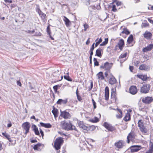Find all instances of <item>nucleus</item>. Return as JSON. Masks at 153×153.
I'll return each instance as SVG.
<instances>
[{"instance_id": "46", "label": "nucleus", "mask_w": 153, "mask_h": 153, "mask_svg": "<svg viewBox=\"0 0 153 153\" xmlns=\"http://www.w3.org/2000/svg\"><path fill=\"white\" fill-rule=\"evenodd\" d=\"M93 104L94 106V109H95L96 108V103L93 99L92 100Z\"/></svg>"}, {"instance_id": "39", "label": "nucleus", "mask_w": 153, "mask_h": 153, "mask_svg": "<svg viewBox=\"0 0 153 153\" xmlns=\"http://www.w3.org/2000/svg\"><path fill=\"white\" fill-rule=\"evenodd\" d=\"M122 33H125L126 35H128L130 34L129 31L127 29H124L122 32Z\"/></svg>"}, {"instance_id": "54", "label": "nucleus", "mask_w": 153, "mask_h": 153, "mask_svg": "<svg viewBox=\"0 0 153 153\" xmlns=\"http://www.w3.org/2000/svg\"><path fill=\"white\" fill-rule=\"evenodd\" d=\"M110 73V72H108V71L106 70V71L105 73V76L106 77H108V74Z\"/></svg>"}, {"instance_id": "6", "label": "nucleus", "mask_w": 153, "mask_h": 153, "mask_svg": "<svg viewBox=\"0 0 153 153\" xmlns=\"http://www.w3.org/2000/svg\"><path fill=\"white\" fill-rule=\"evenodd\" d=\"M36 10L41 17L42 20L45 21L46 20L47 16L46 14L43 13L40 9L39 8H37Z\"/></svg>"}, {"instance_id": "62", "label": "nucleus", "mask_w": 153, "mask_h": 153, "mask_svg": "<svg viewBox=\"0 0 153 153\" xmlns=\"http://www.w3.org/2000/svg\"><path fill=\"white\" fill-rule=\"evenodd\" d=\"M77 98L78 100L79 101H80L82 100V98L79 95L77 96Z\"/></svg>"}, {"instance_id": "40", "label": "nucleus", "mask_w": 153, "mask_h": 153, "mask_svg": "<svg viewBox=\"0 0 153 153\" xmlns=\"http://www.w3.org/2000/svg\"><path fill=\"white\" fill-rule=\"evenodd\" d=\"M94 62L95 66H98L99 65V62L97 60V59L95 58L94 59Z\"/></svg>"}, {"instance_id": "27", "label": "nucleus", "mask_w": 153, "mask_h": 153, "mask_svg": "<svg viewBox=\"0 0 153 153\" xmlns=\"http://www.w3.org/2000/svg\"><path fill=\"white\" fill-rule=\"evenodd\" d=\"M138 126L140 130L145 127L142 120H139L138 122Z\"/></svg>"}, {"instance_id": "31", "label": "nucleus", "mask_w": 153, "mask_h": 153, "mask_svg": "<svg viewBox=\"0 0 153 153\" xmlns=\"http://www.w3.org/2000/svg\"><path fill=\"white\" fill-rule=\"evenodd\" d=\"M149 150L146 153H152L153 151V144L152 143L150 142Z\"/></svg>"}, {"instance_id": "59", "label": "nucleus", "mask_w": 153, "mask_h": 153, "mask_svg": "<svg viewBox=\"0 0 153 153\" xmlns=\"http://www.w3.org/2000/svg\"><path fill=\"white\" fill-rule=\"evenodd\" d=\"M40 132L42 137H43L44 136V135L43 134V131L41 129H40Z\"/></svg>"}, {"instance_id": "45", "label": "nucleus", "mask_w": 153, "mask_h": 153, "mask_svg": "<svg viewBox=\"0 0 153 153\" xmlns=\"http://www.w3.org/2000/svg\"><path fill=\"white\" fill-rule=\"evenodd\" d=\"M47 33H48V34H49V35L50 36V33H51V31H50V27L49 25L48 26V27H47Z\"/></svg>"}, {"instance_id": "16", "label": "nucleus", "mask_w": 153, "mask_h": 153, "mask_svg": "<svg viewBox=\"0 0 153 153\" xmlns=\"http://www.w3.org/2000/svg\"><path fill=\"white\" fill-rule=\"evenodd\" d=\"M41 146L43 147L44 146V145L40 143H38L34 146L33 149L34 150L40 151L41 150L40 147Z\"/></svg>"}, {"instance_id": "30", "label": "nucleus", "mask_w": 153, "mask_h": 153, "mask_svg": "<svg viewBox=\"0 0 153 153\" xmlns=\"http://www.w3.org/2000/svg\"><path fill=\"white\" fill-rule=\"evenodd\" d=\"M137 76L143 81L146 80L147 78V75H137Z\"/></svg>"}, {"instance_id": "56", "label": "nucleus", "mask_w": 153, "mask_h": 153, "mask_svg": "<svg viewBox=\"0 0 153 153\" xmlns=\"http://www.w3.org/2000/svg\"><path fill=\"white\" fill-rule=\"evenodd\" d=\"M56 103L58 104H61L62 103V99H59Z\"/></svg>"}, {"instance_id": "2", "label": "nucleus", "mask_w": 153, "mask_h": 153, "mask_svg": "<svg viewBox=\"0 0 153 153\" xmlns=\"http://www.w3.org/2000/svg\"><path fill=\"white\" fill-rule=\"evenodd\" d=\"M63 142V140L62 138L59 137L56 139L54 142V147L56 150H58L60 148Z\"/></svg>"}, {"instance_id": "51", "label": "nucleus", "mask_w": 153, "mask_h": 153, "mask_svg": "<svg viewBox=\"0 0 153 153\" xmlns=\"http://www.w3.org/2000/svg\"><path fill=\"white\" fill-rule=\"evenodd\" d=\"M58 85H56L53 87V88L55 93H56L57 90Z\"/></svg>"}, {"instance_id": "24", "label": "nucleus", "mask_w": 153, "mask_h": 153, "mask_svg": "<svg viewBox=\"0 0 153 153\" xmlns=\"http://www.w3.org/2000/svg\"><path fill=\"white\" fill-rule=\"evenodd\" d=\"M78 125L80 128H82L84 130H87L88 128L82 122H79Z\"/></svg>"}, {"instance_id": "28", "label": "nucleus", "mask_w": 153, "mask_h": 153, "mask_svg": "<svg viewBox=\"0 0 153 153\" xmlns=\"http://www.w3.org/2000/svg\"><path fill=\"white\" fill-rule=\"evenodd\" d=\"M117 112L118 114L116 115V117L117 118L120 119L122 117V111L119 109H117Z\"/></svg>"}, {"instance_id": "41", "label": "nucleus", "mask_w": 153, "mask_h": 153, "mask_svg": "<svg viewBox=\"0 0 153 153\" xmlns=\"http://www.w3.org/2000/svg\"><path fill=\"white\" fill-rule=\"evenodd\" d=\"M64 78L65 79L67 80L68 81H71L72 79L70 78L68 76H64Z\"/></svg>"}, {"instance_id": "26", "label": "nucleus", "mask_w": 153, "mask_h": 153, "mask_svg": "<svg viewBox=\"0 0 153 153\" xmlns=\"http://www.w3.org/2000/svg\"><path fill=\"white\" fill-rule=\"evenodd\" d=\"M102 51V49L100 48L97 49L96 51L95 55L101 57L102 56L101 52Z\"/></svg>"}, {"instance_id": "64", "label": "nucleus", "mask_w": 153, "mask_h": 153, "mask_svg": "<svg viewBox=\"0 0 153 153\" xmlns=\"http://www.w3.org/2000/svg\"><path fill=\"white\" fill-rule=\"evenodd\" d=\"M89 39H90V38H88L87 40V41L86 42V45H88L89 44L90 42V41H89Z\"/></svg>"}, {"instance_id": "42", "label": "nucleus", "mask_w": 153, "mask_h": 153, "mask_svg": "<svg viewBox=\"0 0 153 153\" xmlns=\"http://www.w3.org/2000/svg\"><path fill=\"white\" fill-rule=\"evenodd\" d=\"M102 40L101 38H100L99 40L97 42H96L95 44V47H97L98 45L100 44V42H102Z\"/></svg>"}, {"instance_id": "17", "label": "nucleus", "mask_w": 153, "mask_h": 153, "mask_svg": "<svg viewBox=\"0 0 153 153\" xmlns=\"http://www.w3.org/2000/svg\"><path fill=\"white\" fill-rule=\"evenodd\" d=\"M117 82L116 79L112 75L108 80L109 83L111 85H114Z\"/></svg>"}, {"instance_id": "33", "label": "nucleus", "mask_w": 153, "mask_h": 153, "mask_svg": "<svg viewBox=\"0 0 153 153\" xmlns=\"http://www.w3.org/2000/svg\"><path fill=\"white\" fill-rule=\"evenodd\" d=\"M32 127L33 128V129L34 131L35 134L37 135H39V133L38 129L36 127V126L35 125H33V126Z\"/></svg>"}, {"instance_id": "14", "label": "nucleus", "mask_w": 153, "mask_h": 153, "mask_svg": "<svg viewBox=\"0 0 153 153\" xmlns=\"http://www.w3.org/2000/svg\"><path fill=\"white\" fill-rule=\"evenodd\" d=\"M150 67L149 66L145 64H142L139 67V69L140 70L148 71L149 70Z\"/></svg>"}, {"instance_id": "38", "label": "nucleus", "mask_w": 153, "mask_h": 153, "mask_svg": "<svg viewBox=\"0 0 153 153\" xmlns=\"http://www.w3.org/2000/svg\"><path fill=\"white\" fill-rule=\"evenodd\" d=\"M90 121L92 123H96L99 121V120L97 117H95L94 119L90 120Z\"/></svg>"}, {"instance_id": "58", "label": "nucleus", "mask_w": 153, "mask_h": 153, "mask_svg": "<svg viewBox=\"0 0 153 153\" xmlns=\"http://www.w3.org/2000/svg\"><path fill=\"white\" fill-rule=\"evenodd\" d=\"M37 140L36 139L30 140V142L31 143H34L37 142Z\"/></svg>"}, {"instance_id": "5", "label": "nucleus", "mask_w": 153, "mask_h": 153, "mask_svg": "<svg viewBox=\"0 0 153 153\" xmlns=\"http://www.w3.org/2000/svg\"><path fill=\"white\" fill-rule=\"evenodd\" d=\"M112 65V64L111 63H109L108 62H106L104 63V65H102L100 67L101 68L105 69V70L108 71V72H110V69Z\"/></svg>"}, {"instance_id": "53", "label": "nucleus", "mask_w": 153, "mask_h": 153, "mask_svg": "<svg viewBox=\"0 0 153 153\" xmlns=\"http://www.w3.org/2000/svg\"><path fill=\"white\" fill-rule=\"evenodd\" d=\"M95 43H94L91 46V47L90 49V51H93L94 49V45Z\"/></svg>"}, {"instance_id": "4", "label": "nucleus", "mask_w": 153, "mask_h": 153, "mask_svg": "<svg viewBox=\"0 0 153 153\" xmlns=\"http://www.w3.org/2000/svg\"><path fill=\"white\" fill-rule=\"evenodd\" d=\"M22 127L24 129L25 131V133L26 134L29 132V129L30 127V123L27 122H25L23 124Z\"/></svg>"}, {"instance_id": "61", "label": "nucleus", "mask_w": 153, "mask_h": 153, "mask_svg": "<svg viewBox=\"0 0 153 153\" xmlns=\"http://www.w3.org/2000/svg\"><path fill=\"white\" fill-rule=\"evenodd\" d=\"M133 69L134 67L133 66H130L129 69L132 72Z\"/></svg>"}, {"instance_id": "18", "label": "nucleus", "mask_w": 153, "mask_h": 153, "mask_svg": "<svg viewBox=\"0 0 153 153\" xmlns=\"http://www.w3.org/2000/svg\"><path fill=\"white\" fill-rule=\"evenodd\" d=\"M109 95V90L108 87H106L105 88V100H108V99Z\"/></svg>"}, {"instance_id": "11", "label": "nucleus", "mask_w": 153, "mask_h": 153, "mask_svg": "<svg viewBox=\"0 0 153 153\" xmlns=\"http://www.w3.org/2000/svg\"><path fill=\"white\" fill-rule=\"evenodd\" d=\"M135 134L133 131H131L128 134L127 136V143H129L130 140L134 138L135 137Z\"/></svg>"}, {"instance_id": "15", "label": "nucleus", "mask_w": 153, "mask_h": 153, "mask_svg": "<svg viewBox=\"0 0 153 153\" xmlns=\"http://www.w3.org/2000/svg\"><path fill=\"white\" fill-rule=\"evenodd\" d=\"M153 48V44H150L146 47L144 48L143 50V52H146L148 51H151Z\"/></svg>"}, {"instance_id": "34", "label": "nucleus", "mask_w": 153, "mask_h": 153, "mask_svg": "<svg viewBox=\"0 0 153 153\" xmlns=\"http://www.w3.org/2000/svg\"><path fill=\"white\" fill-rule=\"evenodd\" d=\"M52 113H53L55 117H56L58 116V110L57 109H55L54 108L52 111Z\"/></svg>"}, {"instance_id": "13", "label": "nucleus", "mask_w": 153, "mask_h": 153, "mask_svg": "<svg viewBox=\"0 0 153 153\" xmlns=\"http://www.w3.org/2000/svg\"><path fill=\"white\" fill-rule=\"evenodd\" d=\"M129 92L132 94H135L137 92V89L136 86H132L129 88Z\"/></svg>"}, {"instance_id": "50", "label": "nucleus", "mask_w": 153, "mask_h": 153, "mask_svg": "<svg viewBox=\"0 0 153 153\" xmlns=\"http://www.w3.org/2000/svg\"><path fill=\"white\" fill-rule=\"evenodd\" d=\"M149 25V24L148 23H143L142 24V27H147Z\"/></svg>"}, {"instance_id": "55", "label": "nucleus", "mask_w": 153, "mask_h": 153, "mask_svg": "<svg viewBox=\"0 0 153 153\" xmlns=\"http://www.w3.org/2000/svg\"><path fill=\"white\" fill-rule=\"evenodd\" d=\"M4 1L7 4L11 3H12V1L11 0H4Z\"/></svg>"}, {"instance_id": "12", "label": "nucleus", "mask_w": 153, "mask_h": 153, "mask_svg": "<svg viewBox=\"0 0 153 153\" xmlns=\"http://www.w3.org/2000/svg\"><path fill=\"white\" fill-rule=\"evenodd\" d=\"M103 126L109 131H112L114 129V127L106 122H105L104 123Z\"/></svg>"}, {"instance_id": "20", "label": "nucleus", "mask_w": 153, "mask_h": 153, "mask_svg": "<svg viewBox=\"0 0 153 153\" xmlns=\"http://www.w3.org/2000/svg\"><path fill=\"white\" fill-rule=\"evenodd\" d=\"M2 135L7 139L10 142H12L13 141L11 140V138H10V136L6 132H3Z\"/></svg>"}, {"instance_id": "19", "label": "nucleus", "mask_w": 153, "mask_h": 153, "mask_svg": "<svg viewBox=\"0 0 153 153\" xmlns=\"http://www.w3.org/2000/svg\"><path fill=\"white\" fill-rule=\"evenodd\" d=\"M144 36L146 39H150L152 37V34L150 32L146 31L144 34Z\"/></svg>"}, {"instance_id": "52", "label": "nucleus", "mask_w": 153, "mask_h": 153, "mask_svg": "<svg viewBox=\"0 0 153 153\" xmlns=\"http://www.w3.org/2000/svg\"><path fill=\"white\" fill-rule=\"evenodd\" d=\"M140 62L139 61H134V63L135 65L137 66L140 63Z\"/></svg>"}, {"instance_id": "48", "label": "nucleus", "mask_w": 153, "mask_h": 153, "mask_svg": "<svg viewBox=\"0 0 153 153\" xmlns=\"http://www.w3.org/2000/svg\"><path fill=\"white\" fill-rule=\"evenodd\" d=\"M116 3L117 6H120L122 4V3L120 1H117L116 2Z\"/></svg>"}, {"instance_id": "44", "label": "nucleus", "mask_w": 153, "mask_h": 153, "mask_svg": "<svg viewBox=\"0 0 153 153\" xmlns=\"http://www.w3.org/2000/svg\"><path fill=\"white\" fill-rule=\"evenodd\" d=\"M127 55V53H125L123 54H122L119 57L120 59H122L126 57Z\"/></svg>"}, {"instance_id": "43", "label": "nucleus", "mask_w": 153, "mask_h": 153, "mask_svg": "<svg viewBox=\"0 0 153 153\" xmlns=\"http://www.w3.org/2000/svg\"><path fill=\"white\" fill-rule=\"evenodd\" d=\"M112 11L115 12L117 11V9L116 7V6L115 5H113L112 6Z\"/></svg>"}, {"instance_id": "47", "label": "nucleus", "mask_w": 153, "mask_h": 153, "mask_svg": "<svg viewBox=\"0 0 153 153\" xmlns=\"http://www.w3.org/2000/svg\"><path fill=\"white\" fill-rule=\"evenodd\" d=\"M84 30L85 31L87 29L88 27V25L86 24H85L84 25Z\"/></svg>"}, {"instance_id": "25", "label": "nucleus", "mask_w": 153, "mask_h": 153, "mask_svg": "<svg viewBox=\"0 0 153 153\" xmlns=\"http://www.w3.org/2000/svg\"><path fill=\"white\" fill-rule=\"evenodd\" d=\"M97 76L98 79L100 80H103L104 79V76L102 72H100L97 74Z\"/></svg>"}, {"instance_id": "49", "label": "nucleus", "mask_w": 153, "mask_h": 153, "mask_svg": "<svg viewBox=\"0 0 153 153\" xmlns=\"http://www.w3.org/2000/svg\"><path fill=\"white\" fill-rule=\"evenodd\" d=\"M67 99H66L65 100H63L62 99V103H63V104H65L67 102Z\"/></svg>"}, {"instance_id": "21", "label": "nucleus", "mask_w": 153, "mask_h": 153, "mask_svg": "<svg viewBox=\"0 0 153 153\" xmlns=\"http://www.w3.org/2000/svg\"><path fill=\"white\" fill-rule=\"evenodd\" d=\"M115 145L118 148H121L123 146V141L120 140L115 143Z\"/></svg>"}, {"instance_id": "63", "label": "nucleus", "mask_w": 153, "mask_h": 153, "mask_svg": "<svg viewBox=\"0 0 153 153\" xmlns=\"http://www.w3.org/2000/svg\"><path fill=\"white\" fill-rule=\"evenodd\" d=\"M148 20L150 23L153 24V20H151L149 18H148Z\"/></svg>"}, {"instance_id": "23", "label": "nucleus", "mask_w": 153, "mask_h": 153, "mask_svg": "<svg viewBox=\"0 0 153 153\" xmlns=\"http://www.w3.org/2000/svg\"><path fill=\"white\" fill-rule=\"evenodd\" d=\"M40 124L41 126L46 128H51L52 127L51 125L49 123H45L42 122H40Z\"/></svg>"}, {"instance_id": "7", "label": "nucleus", "mask_w": 153, "mask_h": 153, "mask_svg": "<svg viewBox=\"0 0 153 153\" xmlns=\"http://www.w3.org/2000/svg\"><path fill=\"white\" fill-rule=\"evenodd\" d=\"M141 148V146L138 145L132 146L130 147L131 152L132 153L138 151Z\"/></svg>"}, {"instance_id": "37", "label": "nucleus", "mask_w": 153, "mask_h": 153, "mask_svg": "<svg viewBox=\"0 0 153 153\" xmlns=\"http://www.w3.org/2000/svg\"><path fill=\"white\" fill-rule=\"evenodd\" d=\"M108 42V38H105V41L103 42L102 43L100 44V46H104L107 44Z\"/></svg>"}, {"instance_id": "1", "label": "nucleus", "mask_w": 153, "mask_h": 153, "mask_svg": "<svg viewBox=\"0 0 153 153\" xmlns=\"http://www.w3.org/2000/svg\"><path fill=\"white\" fill-rule=\"evenodd\" d=\"M61 124L63 128L65 130H70L75 129V126H72L70 122L67 123L65 122H62Z\"/></svg>"}, {"instance_id": "3", "label": "nucleus", "mask_w": 153, "mask_h": 153, "mask_svg": "<svg viewBox=\"0 0 153 153\" xmlns=\"http://www.w3.org/2000/svg\"><path fill=\"white\" fill-rule=\"evenodd\" d=\"M150 88V85L149 84H144L141 87L140 91L141 93H147L149 92Z\"/></svg>"}, {"instance_id": "9", "label": "nucleus", "mask_w": 153, "mask_h": 153, "mask_svg": "<svg viewBox=\"0 0 153 153\" xmlns=\"http://www.w3.org/2000/svg\"><path fill=\"white\" fill-rule=\"evenodd\" d=\"M61 114L60 116L63 117L65 119H67L69 118L70 117V114L68 112L64 111H60Z\"/></svg>"}, {"instance_id": "35", "label": "nucleus", "mask_w": 153, "mask_h": 153, "mask_svg": "<svg viewBox=\"0 0 153 153\" xmlns=\"http://www.w3.org/2000/svg\"><path fill=\"white\" fill-rule=\"evenodd\" d=\"M141 132L143 134H146L148 132L147 129L145 126L140 129Z\"/></svg>"}, {"instance_id": "32", "label": "nucleus", "mask_w": 153, "mask_h": 153, "mask_svg": "<svg viewBox=\"0 0 153 153\" xmlns=\"http://www.w3.org/2000/svg\"><path fill=\"white\" fill-rule=\"evenodd\" d=\"M124 120L126 121H129L130 119V114L129 113H127L125 116L124 119Z\"/></svg>"}, {"instance_id": "60", "label": "nucleus", "mask_w": 153, "mask_h": 153, "mask_svg": "<svg viewBox=\"0 0 153 153\" xmlns=\"http://www.w3.org/2000/svg\"><path fill=\"white\" fill-rule=\"evenodd\" d=\"M17 84L18 85H19L20 86H22V84L21 82L19 81H17Z\"/></svg>"}, {"instance_id": "22", "label": "nucleus", "mask_w": 153, "mask_h": 153, "mask_svg": "<svg viewBox=\"0 0 153 153\" xmlns=\"http://www.w3.org/2000/svg\"><path fill=\"white\" fill-rule=\"evenodd\" d=\"M63 20L65 22V24L66 26L68 27L70 26L71 23L70 21V20L65 16H64Z\"/></svg>"}, {"instance_id": "29", "label": "nucleus", "mask_w": 153, "mask_h": 153, "mask_svg": "<svg viewBox=\"0 0 153 153\" xmlns=\"http://www.w3.org/2000/svg\"><path fill=\"white\" fill-rule=\"evenodd\" d=\"M133 40V36L132 35H131L128 38L127 42L128 44H130Z\"/></svg>"}, {"instance_id": "57", "label": "nucleus", "mask_w": 153, "mask_h": 153, "mask_svg": "<svg viewBox=\"0 0 153 153\" xmlns=\"http://www.w3.org/2000/svg\"><path fill=\"white\" fill-rule=\"evenodd\" d=\"M34 32V30H28L27 31V33H29L32 34Z\"/></svg>"}, {"instance_id": "10", "label": "nucleus", "mask_w": 153, "mask_h": 153, "mask_svg": "<svg viewBox=\"0 0 153 153\" xmlns=\"http://www.w3.org/2000/svg\"><path fill=\"white\" fill-rule=\"evenodd\" d=\"M124 45V42L123 39H120L117 45L116 46V47H118L119 49L122 50Z\"/></svg>"}, {"instance_id": "8", "label": "nucleus", "mask_w": 153, "mask_h": 153, "mask_svg": "<svg viewBox=\"0 0 153 153\" xmlns=\"http://www.w3.org/2000/svg\"><path fill=\"white\" fill-rule=\"evenodd\" d=\"M153 101V98L152 97H147L143 98L142 99L143 102L146 104L150 103Z\"/></svg>"}, {"instance_id": "36", "label": "nucleus", "mask_w": 153, "mask_h": 153, "mask_svg": "<svg viewBox=\"0 0 153 153\" xmlns=\"http://www.w3.org/2000/svg\"><path fill=\"white\" fill-rule=\"evenodd\" d=\"M53 76L56 78V79H57L60 76L59 73V71L55 72L53 74Z\"/></svg>"}]
</instances>
